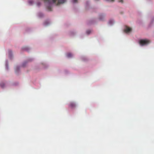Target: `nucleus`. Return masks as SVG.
Here are the masks:
<instances>
[{
  "label": "nucleus",
  "instance_id": "f257e3e1",
  "mask_svg": "<svg viewBox=\"0 0 154 154\" xmlns=\"http://www.w3.org/2000/svg\"><path fill=\"white\" fill-rule=\"evenodd\" d=\"M149 42V40L146 39L140 40L139 41V43L141 45H147Z\"/></svg>",
  "mask_w": 154,
  "mask_h": 154
},
{
  "label": "nucleus",
  "instance_id": "f03ea898",
  "mask_svg": "<svg viewBox=\"0 0 154 154\" xmlns=\"http://www.w3.org/2000/svg\"><path fill=\"white\" fill-rule=\"evenodd\" d=\"M76 106V105L74 102H71L69 103V106L71 109L75 108Z\"/></svg>",
  "mask_w": 154,
  "mask_h": 154
},
{
  "label": "nucleus",
  "instance_id": "7ed1b4c3",
  "mask_svg": "<svg viewBox=\"0 0 154 154\" xmlns=\"http://www.w3.org/2000/svg\"><path fill=\"white\" fill-rule=\"evenodd\" d=\"M124 31L126 33L129 32L131 31V28L129 27H126Z\"/></svg>",
  "mask_w": 154,
  "mask_h": 154
},
{
  "label": "nucleus",
  "instance_id": "20e7f679",
  "mask_svg": "<svg viewBox=\"0 0 154 154\" xmlns=\"http://www.w3.org/2000/svg\"><path fill=\"white\" fill-rule=\"evenodd\" d=\"M0 86L2 88H4L5 86V84L4 82H2L0 83Z\"/></svg>",
  "mask_w": 154,
  "mask_h": 154
},
{
  "label": "nucleus",
  "instance_id": "39448f33",
  "mask_svg": "<svg viewBox=\"0 0 154 154\" xmlns=\"http://www.w3.org/2000/svg\"><path fill=\"white\" fill-rule=\"evenodd\" d=\"M104 17V16L103 15H101L99 17V19L100 20H103V18Z\"/></svg>",
  "mask_w": 154,
  "mask_h": 154
},
{
  "label": "nucleus",
  "instance_id": "423d86ee",
  "mask_svg": "<svg viewBox=\"0 0 154 154\" xmlns=\"http://www.w3.org/2000/svg\"><path fill=\"white\" fill-rule=\"evenodd\" d=\"M66 56L68 57H70L72 56V54L71 53H68L67 54Z\"/></svg>",
  "mask_w": 154,
  "mask_h": 154
},
{
  "label": "nucleus",
  "instance_id": "0eeeda50",
  "mask_svg": "<svg viewBox=\"0 0 154 154\" xmlns=\"http://www.w3.org/2000/svg\"><path fill=\"white\" fill-rule=\"evenodd\" d=\"M48 10L49 11H52V8H51V7L49 6H47V7Z\"/></svg>",
  "mask_w": 154,
  "mask_h": 154
},
{
  "label": "nucleus",
  "instance_id": "6e6552de",
  "mask_svg": "<svg viewBox=\"0 0 154 154\" xmlns=\"http://www.w3.org/2000/svg\"><path fill=\"white\" fill-rule=\"evenodd\" d=\"M90 32H91V31L90 30H88L87 31V33L88 34H90Z\"/></svg>",
  "mask_w": 154,
  "mask_h": 154
},
{
  "label": "nucleus",
  "instance_id": "1a4fd4ad",
  "mask_svg": "<svg viewBox=\"0 0 154 154\" xmlns=\"http://www.w3.org/2000/svg\"><path fill=\"white\" fill-rule=\"evenodd\" d=\"M9 57H11V52H9Z\"/></svg>",
  "mask_w": 154,
  "mask_h": 154
},
{
  "label": "nucleus",
  "instance_id": "9d476101",
  "mask_svg": "<svg viewBox=\"0 0 154 154\" xmlns=\"http://www.w3.org/2000/svg\"><path fill=\"white\" fill-rule=\"evenodd\" d=\"M73 3H76L77 2V0H73Z\"/></svg>",
  "mask_w": 154,
  "mask_h": 154
},
{
  "label": "nucleus",
  "instance_id": "9b49d317",
  "mask_svg": "<svg viewBox=\"0 0 154 154\" xmlns=\"http://www.w3.org/2000/svg\"><path fill=\"white\" fill-rule=\"evenodd\" d=\"M119 2H121L122 3H123V0H121L120 1H119Z\"/></svg>",
  "mask_w": 154,
  "mask_h": 154
},
{
  "label": "nucleus",
  "instance_id": "f8f14e48",
  "mask_svg": "<svg viewBox=\"0 0 154 154\" xmlns=\"http://www.w3.org/2000/svg\"><path fill=\"white\" fill-rule=\"evenodd\" d=\"M33 2L32 1H29V3L30 4H32Z\"/></svg>",
  "mask_w": 154,
  "mask_h": 154
},
{
  "label": "nucleus",
  "instance_id": "ddd939ff",
  "mask_svg": "<svg viewBox=\"0 0 154 154\" xmlns=\"http://www.w3.org/2000/svg\"><path fill=\"white\" fill-rule=\"evenodd\" d=\"M40 3H38V5L39 6V5H40Z\"/></svg>",
  "mask_w": 154,
  "mask_h": 154
},
{
  "label": "nucleus",
  "instance_id": "4468645a",
  "mask_svg": "<svg viewBox=\"0 0 154 154\" xmlns=\"http://www.w3.org/2000/svg\"><path fill=\"white\" fill-rule=\"evenodd\" d=\"M26 49V50H25V51H28V49Z\"/></svg>",
  "mask_w": 154,
  "mask_h": 154
},
{
  "label": "nucleus",
  "instance_id": "2eb2a0df",
  "mask_svg": "<svg viewBox=\"0 0 154 154\" xmlns=\"http://www.w3.org/2000/svg\"><path fill=\"white\" fill-rule=\"evenodd\" d=\"M111 21H109V23L110 24H112V23H111Z\"/></svg>",
  "mask_w": 154,
  "mask_h": 154
},
{
  "label": "nucleus",
  "instance_id": "dca6fc26",
  "mask_svg": "<svg viewBox=\"0 0 154 154\" xmlns=\"http://www.w3.org/2000/svg\"><path fill=\"white\" fill-rule=\"evenodd\" d=\"M17 69H19L18 67H17Z\"/></svg>",
  "mask_w": 154,
  "mask_h": 154
},
{
  "label": "nucleus",
  "instance_id": "f3484780",
  "mask_svg": "<svg viewBox=\"0 0 154 154\" xmlns=\"http://www.w3.org/2000/svg\"><path fill=\"white\" fill-rule=\"evenodd\" d=\"M6 67H7V68H8V67H7V65H6Z\"/></svg>",
  "mask_w": 154,
  "mask_h": 154
}]
</instances>
